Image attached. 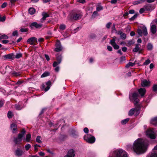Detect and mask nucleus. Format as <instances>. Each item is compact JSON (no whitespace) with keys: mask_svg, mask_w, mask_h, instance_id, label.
<instances>
[{"mask_svg":"<svg viewBox=\"0 0 157 157\" xmlns=\"http://www.w3.org/2000/svg\"><path fill=\"white\" fill-rule=\"evenodd\" d=\"M133 148L135 152L138 154L144 153L146 150V147L144 141L141 138L138 139L134 142Z\"/></svg>","mask_w":157,"mask_h":157,"instance_id":"1","label":"nucleus"},{"mask_svg":"<svg viewBox=\"0 0 157 157\" xmlns=\"http://www.w3.org/2000/svg\"><path fill=\"white\" fill-rule=\"evenodd\" d=\"M115 153L117 157H127V154L122 149L116 150Z\"/></svg>","mask_w":157,"mask_h":157,"instance_id":"2","label":"nucleus"},{"mask_svg":"<svg viewBox=\"0 0 157 157\" xmlns=\"http://www.w3.org/2000/svg\"><path fill=\"white\" fill-rule=\"evenodd\" d=\"M82 15L80 13H75L73 15H69L68 16V19L69 20H71L72 19L75 20H78L81 19Z\"/></svg>","mask_w":157,"mask_h":157,"instance_id":"3","label":"nucleus"},{"mask_svg":"<svg viewBox=\"0 0 157 157\" xmlns=\"http://www.w3.org/2000/svg\"><path fill=\"white\" fill-rule=\"evenodd\" d=\"M84 139L85 140L89 143H93L95 140L94 137L91 136L89 134L85 135L84 137Z\"/></svg>","mask_w":157,"mask_h":157,"instance_id":"4","label":"nucleus"},{"mask_svg":"<svg viewBox=\"0 0 157 157\" xmlns=\"http://www.w3.org/2000/svg\"><path fill=\"white\" fill-rule=\"evenodd\" d=\"M146 134L151 139H155V133L153 129H148L146 132Z\"/></svg>","mask_w":157,"mask_h":157,"instance_id":"5","label":"nucleus"},{"mask_svg":"<svg viewBox=\"0 0 157 157\" xmlns=\"http://www.w3.org/2000/svg\"><path fill=\"white\" fill-rule=\"evenodd\" d=\"M116 39L117 37L115 36H114L113 37L112 39L110 40V43L114 49L117 50L119 48V46L115 42Z\"/></svg>","mask_w":157,"mask_h":157,"instance_id":"6","label":"nucleus"},{"mask_svg":"<svg viewBox=\"0 0 157 157\" xmlns=\"http://www.w3.org/2000/svg\"><path fill=\"white\" fill-rule=\"evenodd\" d=\"M23 137V135H22V134H19L17 137L14 138L13 140L14 142L16 144H20L22 141Z\"/></svg>","mask_w":157,"mask_h":157,"instance_id":"7","label":"nucleus"},{"mask_svg":"<svg viewBox=\"0 0 157 157\" xmlns=\"http://www.w3.org/2000/svg\"><path fill=\"white\" fill-rule=\"evenodd\" d=\"M141 45L140 44H136L135 47L133 48V52H138L139 53H141L142 49L140 48Z\"/></svg>","mask_w":157,"mask_h":157,"instance_id":"8","label":"nucleus"},{"mask_svg":"<svg viewBox=\"0 0 157 157\" xmlns=\"http://www.w3.org/2000/svg\"><path fill=\"white\" fill-rule=\"evenodd\" d=\"M62 57L61 55H59L56 57V59L57 62L55 61L53 64V66L54 67H56L60 63L62 60Z\"/></svg>","mask_w":157,"mask_h":157,"instance_id":"9","label":"nucleus"},{"mask_svg":"<svg viewBox=\"0 0 157 157\" xmlns=\"http://www.w3.org/2000/svg\"><path fill=\"white\" fill-rule=\"evenodd\" d=\"M146 11H151L154 9V6L151 4H146L144 6Z\"/></svg>","mask_w":157,"mask_h":157,"instance_id":"10","label":"nucleus"},{"mask_svg":"<svg viewBox=\"0 0 157 157\" xmlns=\"http://www.w3.org/2000/svg\"><path fill=\"white\" fill-rule=\"evenodd\" d=\"M27 42L28 44L31 45L33 44L34 42L37 43V39L35 37H32L29 39L27 40Z\"/></svg>","mask_w":157,"mask_h":157,"instance_id":"11","label":"nucleus"},{"mask_svg":"<svg viewBox=\"0 0 157 157\" xmlns=\"http://www.w3.org/2000/svg\"><path fill=\"white\" fill-rule=\"evenodd\" d=\"M141 86L143 87L148 86L150 85V82L146 79L142 81Z\"/></svg>","mask_w":157,"mask_h":157,"instance_id":"12","label":"nucleus"},{"mask_svg":"<svg viewBox=\"0 0 157 157\" xmlns=\"http://www.w3.org/2000/svg\"><path fill=\"white\" fill-rule=\"evenodd\" d=\"M56 47L55 49V51L56 52H59L62 50V48L61 46L60 43L59 41L57 42L56 44Z\"/></svg>","mask_w":157,"mask_h":157,"instance_id":"13","label":"nucleus"},{"mask_svg":"<svg viewBox=\"0 0 157 157\" xmlns=\"http://www.w3.org/2000/svg\"><path fill=\"white\" fill-rule=\"evenodd\" d=\"M75 151L73 149L70 150L68 152L67 155L70 157H74L75 155Z\"/></svg>","mask_w":157,"mask_h":157,"instance_id":"14","label":"nucleus"},{"mask_svg":"<svg viewBox=\"0 0 157 157\" xmlns=\"http://www.w3.org/2000/svg\"><path fill=\"white\" fill-rule=\"evenodd\" d=\"M138 91L141 96H143L145 93L146 90L145 88H140L138 89Z\"/></svg>","mask_w":157,"mask_h":157,"instance_id":"15","label":"nucleus"},{"mask_svg":"<svg viewBox=\"0 0 157 157\" xmlns=\"http://www.w3.org/2000/svg\"><path fill=\"white\" fill-rule=\"evenodd\" d=\"M41 26L42 25H41L38 24L36 22H33L30 25V27L31 28L35 27L36 28H38L41 27Z\"/></svg>","mask_w":157,"mask_h":157,"instance_id":"16","label":"nucleus"},{"mask_svg":"<svg viewBox=\"0 0 157 157\" xmlns=\"http://www.w3.org/2000/svg\"><path fill=\"white\" fill-rule=\"evenodd\" d=\"M42 15L43 16L42 18L41 19V20H45L46 18L49 17V15L47 13L43 12L42 13Z\"/></svg>","mask_w":157,"mask_h":157,"instance_id":"17","label":"nucleus"},{"mask_svg":"<svg viewBox=\"0 0 157 157\" xmlns=\"http://www.w3.org/2000/svg\"><path fill=\"white\" fill-rule=\"evenodd\" d=\"M151 123L154 125L157 124V117L152 118L150 121Z\"/></svg>","mask_w":157,"mask_h":157,"instance_id":"18","label":"nucleus"},{"mask_svg":"<svg viewBox=\"0 0 157 157\" xmlns=\"http://www.w3.org/2000/svg\"><path fill=\"white\" fill-rule=\"evenodd\" d=\"M23 153L22 151L19 149H17L15 151V155L18 156H21Z\"/></svg>","mask_w":157,"mask_h":157,"instance_id":"19","label":"nucleus"},{"mask_svg":"<svg viewBox=\"0 0 157 157\" xmlns=\"http://www.w3.org/2000/svg\"><path fill=\"white\" fill-rule=\"evenodd\" d=\"M11 128L13 132H14L17 130V126L16 124H12L11 125Z\"/></svg>","mask_w":157,"mask_h":157,"instance_id":"20","label":"nucleus"},{"mask_svg":"<svg viewBox=\"0 0 157 157\" xmlns=\"http://www.w3.org/2000/svg\"><path fill=\"white\" fill-rule=\"evenodd\" d=\"M151 30L152 33L155 34L156 32V26L155 25H152L151 27Z\"/></svg>","mask_w":157,"mask_h":157,"instance_id":"21","label":"nucleus"},{"mask_svg":"<svg viewBox=\"0 0 157 157\" xmlns=\"http://www.w3.org/2000/svg\"><path fill=\"white\" fill-rule=\"evenodd\" d=\"M142 33L145 36H147L148 34L147 30L145 26H144L142 28Z\"/></svg>","mask_w":157,"mask_h":157,"instance_id":"22","label":"nucleus"},{"mask_svg":"<svg viewBox=\"0 0 157 157\" xmlns=\"http://www.w3.org/2000/svg\"><path fill=\"white\" fill-rule=\"evenodd\" d=\"M146 0H140L133 1L132 3L134 5H136L144 2Z\"/></svg>","mask_w":157,"mask_h":157,"instance_id":"23","label":"nucleus"},{"mask_svg":"<svg viewBox=\"0 0 157 157\" xmlns=\"http://www.w3.org/2000/svg\"><path fill=\"white\" fill-rule=\"evenodd\" d=\"M10 74L11 75L13 76H17L20 75L19 73L17 72L14 71H11Z\"/></svg>","mask_w":157,"mask_h":157,"instance_id":"24","label":"nucleus"},{"mask_svg":"<svg viewBox=\"0 0 157 157\" xmlns=\"http://www.w3.org/2000/svg\"><path fill=\"white\" fill-rule=\"evenodd\" d=\"M4 57L6 59H11L13 58V54H8L5 56Z\"/></svg>","mask_w":157,"mask_h":157,"instance_id":"25","label":"nucleus"},{"mask_svg":"<svg viewBox=\"0 0 157 157\" xmlns=\"http://www.w3.org/2000/svg\"><path fill=\"white\" fill-rule=\"evenodd\" d=\"M103 8L102 6H101L100 4H98L97 6L96 10L97 11H99L103 10Z\"/></svg>","mask_w":157,"mask_h":157,"instance_id":"26","label":"nucleus"},{"mask_svg":"<svg viewBox=\"0 0 157 157\" xmlns=\"http://www.w3.org/2000/svg\"><path fill=\"white\" fill-rule=\"evenodd\" d=\"M29 13L31 14H33L35 12V9L33 8H30L29 10Z\"/></svg>","mask_w":157,"mask_h":157,"instance_id":"27","label":"nucleus"},{"mask_svg":"<svg viewBox=\"0 0 157 157\" xmlns=\"http://www.w3.org/2000/svg\"><path fill=\"white\" fill-rule=\"evenodd\" d=\"M135 63H132L131 62H129L128 63H127L126 65V68H128L130 67H132L135 65Z\"/></svg>","mask_w":157,"mask_h":157,"instance_id":"28","label":"nucleus"},{"mask_svg":"<svg viewBox=\"0 0 157 157\" xmlns=\"http://www.w3.org/2000/svg\"><path fill=\"white\" fill-rule=\"evenodd\" d=\"M147 50H151L153 48V46L151 43H148L147 45Z\"/></svg>","mask_w":157,"mask_h":157,"instance_id":"29","label":"nucleus"},{"mask_svg":"<svg viewBox=\"0 0 157 157\" xmlns=\"http://www.w3.org/2000/svg\"><path fill=\"white\" fill-rule=\"evenodd\" d=\"M135 110L134 109H131L129 112L128 115L130 116L132 115L134 113Z\"/></svg>","mask_w":157,"mask_h":157,"instance_id":"30","label":"nucleus"},{"mask_svg":"<svg viewBox=\"0 0 157 157\" xmlns=\"http://www.w3.org/2000/svg\"><path fill=\"white\" fill-rule=\"evenodd\" d=\"M129 118H127V119H125L124 120H123L121 121V123L122 124H125L129 121Z\"/></svg>","mask_w":157,"mask_h":157,"instance_id":"31","label":"nucleus"},{"mask_svg":"<svg viewBox=\"0 0 157 157\" xmlns=\"http://www.w3.org/2000/svg\"><path fill=\"white\" fill-rule=\"evenodd\" d=\"M31 137V135L30 134H28L26 135V140L27 142H29V141Z\"/></svg>","mask_w":157,"mask_h":157,"instance_id":"32","label":"nucleus"},{"mask_svg":"<svg viewBox=\"0 0 157 157\" xmlns=\"http://www.w3.org/2000/svg\"><path fill=\"white\" fill-rule=\"evenodd\" d=\"M66 25L63 24H62L60 25L59 26V29L60 30H64V29H66Z\"/></svg>","mask_w":157,"mask_h":157,"instance_id":"33","label":"nucleus"},{"mask_svg":"<svg viewBox=\"0 0 157 157\" xmlns=\"http://www.w3.org/2000/svg\"><path fill=\"white\" fill-rule=\"evenodd\" d=\"M49 75V73L48 72H45L41 76V78H43L45 77H46L48 76Z\"/></svg>","mask_w":157,"mask_h":157,"instance_id":"34","label":"nucleus"},{"mask_svg":"<svg viewBox=\"0 0 157 157\" xmlns=\"http://www.w3.org/2000/svg\"><path fill=\"white\" fill-rule=\"evenodd\" d=\"M126 35L124 33H123L120 36L121 38L123 39V40L125 39L126 38Z\"/></svg>","mask_w":157,"mask_h":157,"instance_id":"35","label":"nucleus"},{"mask_svg":"<svg viewBox=\"0 0 157 157\" xmlns=\"http://www.w3.org/2000/svg\"><path fill=\"white\" fill-rule=\"evenodd\" d=\"M8 38V36L5 34L3 35L0 36V40L4 39H7Z\"/></svg>","mask_w":157,"mask_h":157,"instance_id":"36","label":"nucleus"},{"mask_svg":"<svg viewBox=\"0 0 157 157\" xmlns=\"http://www.w3.org/2000/svg\"><path fill=\"white\" fill-rule=\"evenodd\" d=\"M40 138H41L40 136H37L36 139V141L37 142H38L39 143H41L42 142L40 140Z\"/></svg>","mask_w":157,"mask_h":157,"instance_id":"37","label":"nucleus"},{"mask_svg":"<svg viewBox=\"0 0 157 157\" xmlns=\"http://www.w3.org/2000/svg\"><path fill=\"white\" fill-rule=\"evenodd\" d=\"M138 14H135L133 16L130 18L129 19V20L130 21H132L134 20L135 18H136L137 17Z\"/></svg>","mask_w":157,"mask_h":157,"instance_id":"38","label":"nucleus"},{"mask_svg":"<svg viewBox=\"0 0 157 157\" xmlns=\"http://www.w3.org/2000/svg\"><path fill=\"white\" fill-rule=\"evenodd\" d=\"M145 11H146V10L144 6L143 8H141L139 12L140 14H142Z\"/></svg>","mask_w":157,"mask_h":157,"instance_id":"39","label":"nucleus"},{"mask_svg":"<svg viewBox=\"0 0 157 157\" xmlns=\"http://www.w3.org/2000/svg\"><path fill=\"white\" fill-rule=\"evenodd\" d=\"M31 147V145L29 144H27L25 146V148L26 150L28 151Z\"/></svg>","mask_w":157,"mask_h":157,"instance_id":"40","label":"nucleus"},{"mask_svg":"<svg viewBox=\"0 0 157 157\" xmlns=\"http://www.w3.org/2000/svg\"><path fill=\"white\" fill-rule=\"evenodd\" d=\"M22 56V55L21 53H19L17 54L15 58L17 59H19Z\"/></svg>","mask_w":157,"mask_h":157,"instance_id":"41","label":"nucleus"},{"mask_svg":"<svg viewBox=\"0 0 157 157\" xmlns=\"http://www.w3.org/2000/svg\"><path fill=\"white\" fill-rule=\"evenodd\" d=\"M6 19V17L5 16H3L2 17L0 15V22H4Z\"/></svg>","mask_w":157,"mask_h":157,"instance_id":"42","label":"nucleus"},{"mask_svg":"<svg viewBox=\"0 0 157 157\" xmlns=\"http://www.w3.org/2000/svg\"><path fill=\"white\" fill-rule=\"evenodd\" d=\"M13 116L12 113L11 112L9 111L8 113V117L9 118H10L12 117Z\"/></svg>","mask_w":157,"mask_h":157,"instance_id":"43","label":"nucleus"},{"mask_svg":"<svg viewBox=\"0 0 157 157\" xmlns=\"http://www.w3.org/2000/svg\"><path fill=\"white\" fill-rule=\"evenodd\" d=\"M138 96V94L137 93H134L132 94V97H133V99H135L137 98Z\"/></svg>","mask_w":157,"mask_h":157,"instance_id":"44","label":"nucleus"},{"mask_svg":"<svg viewBox=\"0 0 157 157\" xmlns=\"http://www.w3.org/2000/svg\"><path fill=\"white\" fill-rule=\"evenodd\" d=\"M112 32H113L114 31L116 32L117 31V30L115 28V25L114 24H113V26L112 28Z\"/></svg>","mask_w":157,"mask_h":157,"instance_id":"45","label":"nucleus"},{"mask_svg":"<svg viewBox=\"0 0 157 157\" xmlns=\"http://www.w3.org/2000/svg\"><path fill=\"white\" fill-rule=\"evenodd\" d=\"M134 43V42L132 40H130L128 41V44L129 45H131Z\"/></svg>","mask_w":157,"mask_h":157,"instance_id":"46","label":"nucleus"},{"mask_svg":"<svg viewBox=\"0 0 157 157\" xmlns=\"http://www.w3.org/2000/svg\"><path fill=\"white\" fill-rule=\"evenodd\" d=\"M150 63V61L149 59H148L146 60V61L143 63L144 65H147L149 64Z\"/></svg>","mask_w":157,"mask_h":157,"instance_id":"47","label":"nucleus"},{"mask_svg":"<svg viewBox=\"0 0 157 157\" xmlns=\"http://www.w3.org/2000/svg\"><path fill=\"white\" fill-rule=\"evenodd\" d=\"M20 31L21 32H26L28 31V29L21 28L20 29Z\"/></svg>","mask_w":157,"mask_h":157,"instance_id":"48","label":"nucleus"},{"mask_svg":"<svg viewBox=\"0 0 157 157\" xmlns=\"http://www.w3.org/2000/svg\"><path fill=\"white\" fill-rule=\"evenodd\" d=\"M153 90L154 91H156L157 90V85H154L152 87Z\"/></svg>","mask_w":157,"mask_h":157,"instance_id":"49","label":"nucleus"},{"mask_svg":"<svg viewBox=\"0 0 157 157\" xmlns=\"http://www.w3.org/2000/svg\"><path fill=\"white\" fill-rule=\"evenodd\" d=\"M137 33L140 36H141L142 34V30L140 29H138L137 30Z\"/></svg>","mask_w":157,"mask_h":157,"instance_id":"50","label":"nucleus"},{"mask_svg":"<svg viewBox=\"0 0 157 157\" xmlns=\"http://www.w3.org/2000/svg\"><path fill=\"white\" fill-rule=\"evenodd\" d=\"M98 11H94L92 15V17H95L98 14Z\"/></svg>","mask_w":157,"mask_h":157,"instance_id":"51","label":"nucleus"},{"mask_svg":"<svg viewBox=\"0 0 157 157\" xmlns=\"http://www.w3.org/2000/svg\"><path fill=\"white\" fill-rule=\"evenodd\" d=\"M112 24V23L110 22H108L107 23L106 25V27L108 29L110 28V26Z\"/></svg>","mask_w":157,"mask_h":157,"instance_id":"52","label":"nucleus"},{"mask_svg":"<svg viewBox=\"0 0 157 157\" xmlns=\"http://www.w3.org/2000/svg\"><path fill=\"white\" fill-rule=\"evenodd\" d=\"M116 33L118 35H121L123 33L122 31L121 30H119L118 31H117L116 32Z\"/></svg>","mask_w":157,"mask_h":157,"instance_id":"53","label":"nucleus"},{"mask_svg":"<svg viewBox=\"0 0 157 157\" xmlns=\"http://www.w3.org/2000/svg\"><path fill=\"white\" fill-rule=\"evenodd\" d=\"M84 132L86 133H88L89 132V130L87 128H85L83 130Z\"/></svg>","mask_w":157,"mask_h":157,"instance_id":"54","label":"nucleus"},{"mask_svg":"<svg viewBox=\"0 0 157 157\" xmlns=\"http://www.w3.org/2000/svg\"><path fill=\"white\" fill-rule=\"evenodd\" d=\"M7 5V3L6 2H4L3 3L1 6V7L2 8H4L6 7Z\"/></svg>","mask_w":157,"mask_h":157,"instance_id":"55","label":"nucleus"},{"mask_svg":"<svg viewBox=\"0 0 157 157\" xmlns=\"http://www.w3.org/2000/svg\"><path fill=\"white\" fill-rule=\"evenodd\" d=\"M4 104V101L1 100H0V107H2Z\"/></svg>","mask_w":157,"mask_h":157,"instance_id":"56","label":"nucleus"},{"mask_svg":"<svg viewBox=\"0 0 157 157\" xmlns=\"http://www.w3.org/2000/svg\"><path fill=\"white\" fill-rule=\"evenodd\" d=\"M150 157H157V155L156 153H152Z\"/></svg>","mask_w":157,"mask_h":157,"instance_id":"57","label":"nucleus"},{"mask_svg":"<svg viewBox=\"0 0 157 157\" xmlns=\"http://www.w3.org/2000/svg\"><path fill=\"white\" fill-rule=\"evenodd\" d=\"M134 103L135 105L137 104L139 102V100L137 98L134 99Z\"/></svg>","mask_w":157,"mask_h":157,"instance_id":"58","label":"nucleus"},{"mask_svg":"<svg viewBox=\"0 0 157 157\" xmlns=\"http://www.w3.org/2000/svg\"><path fill=\"white\" fill-rule=\"evenodd\" d=\"M122 50L123 52H125L127 51V48L126 47H124L122 48Z\"/></svg>","mask_w":157,"mask_h":157,"instance_id":"59","label":"nucleus"},{"mask_svg":"<svg viewBox=\"0 0 157 157\" xmlns=\"http://www.w3.org/2000/svg\"><path fill=\"white\" fill-rule=\"evenodd\" d=\"M107 49L110 51H111L113 49L112 47L110 46H108L107 47Z\"/></svg>","mask_w":157,"mask_h":157,"instance_id":"60","label":"nucleus"},{"mask_svg":"<svg viewBox=\"0 0 157 157\" xmlns=\"http://www.w3.org/2000/svg\"><path fill=\"white\" fill-rule=\"evenodd\" d=\"M13 36L18 35V32L17 31H14L13 33Z\"/></svg>","mask_w":157,"mask_h":157,"instance_id":"61","label":"nucleus"},{"mask_svg":"<svg viewBox=\"0 0 157 157\" xmlns=\"http://www.w3.org/2000/svg\"><path fill=\"white\" fill-rule=\"evenodd\" d=\"M44 56L45 57L47 61H49L50 60V58L49 56L46 54H45Z\"/></svg>","mask_w":157,"mask_h":157,"instance_id":"62","label":"nucleus"},{"mask_svg":"<svg viewBox=\"0 0 157 157\" xmlns=\"http://www.w3.org/2000/svg\"><path fill=\"white\" fill-rule=\"evenodd\" d=\"M125 56H122L121 58V62L125 60Z\"/></svg>","mask_w":157,"mask_h":157,"instance_id":"63","label":"nucleus"},{"mask_svg":"<svg viewBox=\"0 0 157 157\" xmlns=\"http://www.w3.org/2000/svg\"><path fill=\"white\" fill-rule=\"evenodd\" d=\"M51 82L50 81H48V82H46V85L47 86H50L51 85Z\"/></svg>","mask_w":157,"mask_h":157,"instance_id":"64","label":"nucleus"}]
</instances>
